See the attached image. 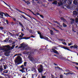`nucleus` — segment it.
Here are the masks:
<instances>
[{"label": "nucleus", "mask_w": 78, "mask_h": 78, "mask_svg": "<svg viewBox=\"0 0 78 78\" xmlns=\"http://www.w3.org/2000/svg\"><path fill=\"white\" fill-rule=\"evenodd\" d=\"M21 70H25V68H24V67L22 68V69Z\"/></svg>", "instance_id": "774afa93"}, {"label": "nucleus", "mask_w": 78, "mask_h": 78, "mask_svg": "<svg viewBox=\"0 0 78 78\" xmlns=\"http://www.w3.org/2000/svg\"><path fill=\"white\" fill-rule=\"evenodd\" d=\"M27 9V10H29V11H30V12H32V14H33V15H34V16H37V15H36V14L34 13V12L33 11H31V10L30 9Z\"/></svg>", "instance_id": "ddd939ff"}, {"label": "nucleus", "mask_w": 78, "mask_h": 78, "mask_svg": "<svg viewBox=\"0 0 78 78\" xmlns=\"http://www.w3.org/2000/svg\"><path fill=\"white\" fill-rule=\"evenodd\" d=\"M74 22H75V21H71V23H72V24H73V23Z\"/></svg>", "instance_id": "338daca9"}, {"label": "nucleus", "mask_w": 78, "mask_h": 78, "mask_svg": "<svg viewBox=\"0 0 78 78\" xmlns=\"http://www.w3.org/2000/svg\"><path fill=\"white\" fill-rule=\"evenodd\" d=\"M20 71L22 72V73H24V70H22V69H20Z\"/></svg>", "instance_id": "37998d69"}, {"label": "nucleus", "mask_w": 78, "mask_h": 78, "mask_svg": "<svg viewBox=\"0 0 78 78\" xmlns=\"http://www.w3.org/2000/svg\"><path fill=\"white\" fill-rule=\"evenodd\" d=\"M37 33L38 34H39L40 37L41 38L42 36V34L41 33V32H39V31H38Z\"/></svg>", "instance_id": "412c9836"}, {"label": "nucleus", "mask_w": 78, "mask_h": 78, "mask_svg": "<svg viewBox=\"0 0 78 78\" xmlns=\"http://www.w3.org/2000/svg\"><path fill=\"white\" fill-rule=\"evenodd\" d=\"M40 68L43 69V66H42V65H40Z\"/></svg>", "instance_id": "09e8293b"}, {"label": "nucleus", "mask_w": 78, "mask_h": 78, "mask_svg": "<svg viewBox=\"0 0 78 78\" xmlns=\"http://www.w3.org/2000/svg\"><path fill=\"white\" fill-rule=\"evenodd\" d=\"M4 60H5V59H3L2 58L0 60V62H3V61Z\"/></svg>", "instance_id": "58836bf2"}, {"label": "nucleus", "mask_w": 78, "mask_h": 78, "mask_svg": "<svg viewBox=\"0 0 78 78\" xmlns=\"http://www.w3.org/2000/svg\"><path fill=\"white\" fill-rule=\"evenodd\" d=\"M25 15H26V16H28V17H30V19H31V18H32L31 16H30V15H29L27 14V13H25Z\"/></svg>", "instance_id": "4c0bfd02"}, {"label": "nucleus", "mask_w": 78, "mask_h": 78, "mask_svg": "<svg viewBox=\"0 0 78 78\" xmlns=\"http://www.w3.org/2000/svg\"><path fill=\"white\" fill-rule=\"evenodd\" d=\"M11 25H14V23L13 22H12L11 23Z\"/></svg>", "instance_id": "69168bd1"}, {"label": "nucleus", "mask_w": 78, "mask_h": 78, "mask_svg": "<svg viewBox=\"0 0 78 78\" xmlns=\"http://www.w3.org/2000/svg\"><path fill=\"white\" fill-rule=\"evenodd\" d=\"M48 1L49 2H51L52 1H54V0H48Z\"/></svg>", "instance_id": "e2e57ef3"}, {"label": "nucleus", "mask_w": 78, "mask_h": 78, "mask_svg": "<svg viewBox=\"0 0 78 78\" xmlns=\"http://www.w3.org/2000/svg\"><path fill=\"white\" fill-rule=\"evenodd\" d=\"M31 48L30 47H26L25 48V50H30Z\"/></svg>", "instance_id": "5701e85b"}, {"label": "nucleus", "mask_w": 78, "mask_h": 78, "mask_svg": "<svg viewBox=\"0 0 78 78\" xmlns=\"http://www.w3.org/2000/svg\"><path fill=\"white\" fill-rule=\"evenodd\" d=\"M22 56V54H16L13 57H15V56Z\"/></svg>", "instance_id": "bb28decb"}, {"label": "nucleus", "mask_w": 78, "mask_h": 78, "mask_svg": "<svg viewBox=\"0 0 78 78\" xmlns=\"http://www.w3.org/2000/svg\"><path fill=\"white\" fill-rule=\"evenodd\" d=\"M22 0V1H23V2H25V3H27V4H29V3H27V2H26V1L25 0Z\"/></svg>", "instance_id": "c03bdc74"}, {"label": "nucleus", "mask_w": 78, "mask_h": 78, "mask_svg": "<svg viewBox=\"0 0 78 78\" xmlns=\"http://www.w3.org/2000/svg\"><path fill=\"white\" fill-rule=\"evenodd\" d=\"M50 33L51 36H53L54 35V32L53 30H50Z\"/></svg>", "instance_id": "f3484780"}, {"label": "nucleus", "mask_w": 78, "mask_h": 78, "mask_svg": "<svg viewBox=\"0 0 78 78\" xmlns=\"http://www.w3.org/2000/svg\"><path fill=\"white\" fill-rule=\"evenodd\" d=\"M76 11H78V6H77L76 9Z\"/></svg>", "instance_id": "4d7b16f0"}, {"label": "nucleus", "mask_w": 78, "mask_h": 78, "mask_svg": "<svg viewBox=\"0 0 78 78\" xmlns=\"http://www.w3.org/2000/svg\"><path fill=\"white\" fill-rule=\"evenodd\" d=\"M40 16L42 18H44V16L42 15H40Z\"/></svg>", "instance_id": "603ef678"}, {"label": "nucleus", "mask_w": 78, "mask_h": 78, "mask_svg": "<svg viewBox=\"0 0 78 78\" xmlns=\"http://www.w3.org/2000/svg\"><path fill=\"white\" fill-rule=\"evenodd\" d=\"M71 20H72V21H73V22H75V20L74 19H73L71 18L70 19Z\"/></svg>", "instance_id": "5fc2aeb1"}, {"label": "nucleus", "mask_w": 78, "mask_h": 78, "mask_svg": "<svg viewBox=\"0 0 78 78\" xmlns=\"http://www.w3.org/2000/svg\"><path fill=\"white\" fill-rule=\"evenodd\" d=\"M27 62H24V66L25 67H26L27 66Z\"/></svg>", "instance_id": "2f4dec72"}, {"label": "nucleus", "mask_w": 78, "mask_h": 78, "mask_svg": "<svg viewBox=\"0 0 78 78\" xmlns=\"http://www.w3.org/2000/svg\"><path fill=\"white\" fill-rule=\"evenodd\" d=\"M38 71L39 73H42V72H43V69L39 68L38 69Z\"/></svg>", "instance_id": "f8f14e48"}, {"label": "nucleus", "mask_w": 78, "mask_h": 78, "mask_svg": "<svg viewBox=\"0 0 78 78\" xmlns=\"http://www.w3.org/2000/svg\"><path fill=\"white\" fill-rule=\"evenodd\" d=\"M22 59L20 56H18L15 60V62L16 65H19L22 63Z\"/></svg>", "instance_id": "f03ea898"}, {"label": "nucleus", "mask_w": 78, "mask_h": 78, "mask_svg": "<svg viewBox=\"0 0 78 78\" xmlns=\"http://www.w3.org/2000/svg\"><path fill=\"white\" fill-rule=\"evenodd\" d=\"M21 16L22 17H23V18H24V19H26V20H28V21H29V22H30V20H28L27 19L28 18L25 17V16L23 15H22Z\"/></svg>", "instance_id": "6ab92c4d"}, {"label": "nucleus", "mask_w": 78, "mask_h": 78, "mask_svg": "<svg viewBox=\"0 0 78 78\" xmlns=\"http://www.w3.org/2000/svg\"><path fill=\"white\" fill-rule=\"evenodd\" d=\"M59 40L61 41H64V39H60Z\"/></svg>", "instance_id": "052dcab7"}, {"label": "nucleus", "mask_w": 78, "mask_h": 78, "mask_svg": "<svg viewBox=\"0 0 78 78\" xmlns=\"http://www.w3.org/2000/svg\"><path fill=\"white\" fill-rule=\"evenodd\" d=\"M23 39H26V40L29 39V37H23Z\"/></svg>", "instance_id": "cd10ccee"}, {"label": "nucleus", "mask_w": 78, "mask_h": 78, "mask_svg": "<svg viewBox=\"0 0 78 78\" xmlns=\"http://www.w3.org/2000/svg\"><path fill=\"white\" fill-rule=\"evenodd\" d=\"M16 10L17 11H19V12H21L22 11H20V9H17V8H16Z\"/></svg>", "instance_id": "f704fd0d"}, {"label": "nucleus", "mask_w": 78, "mask_h": 78, "mask_svg": "<svg viewBox=\"0 0 78 78\" xmlns=\"http://www.w3.org/2000/svg\"><path fill=\"white\" fill-rule=\"evenodd\" d=\"M63 3L62 2H59L58 3V6H62L63 5Z\"/></svg>", "instance_id": "2eb2a0df"}, {"label": "nucleus", "mask_w": 78, "mask_h": 78, "mask_svg": "<svg viewBox=\"0 0 78 78\" xmlns=\"http://www.w3.org/2000/svg\"><path fill=\"white\" fill-rule=\"evenodd\" d=\"M30 61L33 62V63H35V62H36V60L34 59L32 57H31L30 58Z\"/></svg>", "instance_id": "423d86ee"}, {"label": "nucleus", "mask_w": 78, "mask_h": 78, "mask_svg": "<svg viewBox=\"0 0 78 78\" xmlns=\"http://www.w3.org/2000/svg\"><path fill=\"white\" fill-rule=\"evenodd\" d=\"M0 30H3V27H0Z\"/></svg>", "instance_id": "8fccbe9b"}, {"label": "nucleus", "mask_w": 78, "mask_h": 78, "mask_svg": "<svg viewBox=\"0 0 78 78\" xmlns=\"http://www.w3.org/2000/svg\"><path fill=\"white\" fill-rule=\"evenodd\" d=\"M15 23H16V25H18V23H19V25H20L21 27H22V28H24V26L23 25V24L21 23V22H20V21L16 20V21H15Z\"/></svg>", "instance_id": "39448f33"}, {"label": "nucleus", "mask_w": 78, "mask_h": 78, "mask_svg": "<svg viewBox=\"0 0 78 78\" xmlns=\"http://www.w3.org/2000/svg\"><path fill=\"white\" fill-rule=\"evenodd\" d=\"M21 35H20L19 36L20 37H22L23 36V35H24V34L22 33H21Z\"/></svg>", "instance_id": "c756f323"}, {"label": "nucleus", "mask_w": 78, "mask_h": 78, "mask_svg": "<svg viewBox=\"0 0 78 78\" xmlns=\"http://www.w3.org/2000/svg\"><path fill=\"white\" fill-rule=\"evenodd\" d=\"M41 39H45V40H48L49 39L47 37H44L43 36L41 37Z\"/></svg>", "instance_id": "9d476101"}, {"label": "nucleus", "mask_w": 78, "mask_h": 78, "mask_svg": "<svg viewBox=\"0 0 78 78\" xmlns=\"http://www.w3.org/2000/svg\"><path fill=\"white\" fill-rule=\"evenodd\" d=\"M11 50V48L9 47H8V48H5L3 47H0V50H4V51L5 52V55L6 54H9L11 53V51H10Z\"/></svg>", "instance_id": "f257e3e1"}, {"label": "nucleus", "mask_w": 78, "mask_h": 78, "mask_svg": "<svg viewBox=\"0 0 78 78\" xmlns=\"http://www.w3.org/2000/svg\"><path fill=\"white\" fill-rule=\"evenodd\" d=\"M73 16H76V15H78V12L76 11H74L73 12Z\"/></svg>", "instance_id": "4468645a"}, {"label": "nucleus", "mask_w": 78, "mask_h": 78, "mask_svg": "<svg viewBox=\"0 0 78 78\" xmlns=\"http://www.w3.org/2000/svg\"><path fill=\"white\" fill-rule=\"evenodd\" d=\"M12 19H13V20L14 21H15V22L17 20H16V19L15 18H12Z\"/></svg>", "instance_id": "a18cd8bd"}, {"label": "nucleus", "mask_w": 78, "mask_h": 78, "mask_svg": "<svg viewBox=\"0 0 78 78\" xmlns=\"http://www.w3.org/2000/svg\"><path fill=\"white\" fill-rule=\"evenodd\" d=\"M55 23H57V24H58V25L59 24V22H58V21H55Z\"/></svg>", "instance_id": "864d4df0"}, {"label": "nucleus", "mask_w": 78, "mask_h": 78, "mask_svg": "<svg viewBox=\"0 0 78 78\" xmlns=\"http://www.w3.org/2000/svg\"><path fill=\"white\" fill-rule=\"evenodd\" d=\"M67 3L69 5H72V0H69V1H68Z\"/></svg>", "instance_id": "a211bd4d"}, {"label": "nucleus", "mask_w": 78, "mask_h": 78, "mask_svg": "<svg viewBox=\"0 0 78 78\" xmlns=\"http://www.w3.org/2000/svg\"><path fill=\"white\" fill-rule=\"evenodd\" d=\"M6 22L7 23V25L8 24V20H6Z\"/></svg>", "instance_id": "13d9d810"}, {"label": "nucleus", "mask_w": 78, "mask_h": 78, "mask_svg": "<svg viewBox=\"0 0 78 78\" xmlns=\"http://www.w3.org/2000/svg\"><path fill=\"white\" fill-rule=\"evenodd\" d=\"M4 15L5 16V17H11V16H9V14H8L7 13H4Z\"/></svg>", "instance_id": "dca6fc26"}, {"label": "nucleus", "mask_w": 78, "mask_h": 78, "mask_svg": "<svg viewBox=\"0 0 78 78\" xmlns=\"http://www.w3.org/2000/svg\"><path fill=\"white\" fill-rule=\"evenodd\" d=\"M4 3L5 4V5H7V6H9V5H8V4H6V2H4Z\"/></svg>", "instance_id": "6e6d98bb"}, {"label": "nucleus", "mask_w": 78, "mask_h": 78, "mask_svg": "<svg viewBox=\"0 0 78 78\" xmlns=\"http://www.w3.org/2000/svg\"><path fill=\"white\" fill-rule=\"evenodd\" d=\"M60 19H61V20H63L64 22H65L66 20L64 19V18H63L62 17H60Z\"/></svg>", "instance_id": "a878e982"}, {"label": "nucleus", "mask_w": 78, "mask_h": 78, "mask_svg": "<svg viewBox=\"0 0 78 78\" xmlns=\"http://www.w3.org/2000/svg\"><path fill=\"white\" fill-rule=\"evenodd\" d=\"M26 30L29 31L30 33H33V32H32V30H31V29H30L28 27H26Z\"/></svg>", "instance_id": "9b49d317"}, {"label": "nucleus", "mask_w": 78, "mask_h": 78, "mask_svg": "<svg viewBox=\"0 0 78 78\" xmlns=\"http://www.w3.org/2000/svg\"><path fill=\"white\" fill-rule=\"evenodd\" d=\"M68 46H70V45H72V43L70 42V44L68 43Z\"/></svg>", "instance_id": "79ce46f5"}, {"label": "nucleus", "mask_w": 78, "mask_h": 78, "mask_svg": "<svg viewBox=\"0 0 78 78\" xmlns=\"http://www.w3.org/2000/svg\"><path fill=\"white\" fill-rule=\"evenodd\" d=\"M21 68H23L24 67V65H22L21 66H20Z\"/></svg>", "instance_id": "680f3d73"}, {"label": "nucleus", "mask_w": 78, "mask_h": 78, "mask_svg": "<svg viewBox=\"0 0 78 78\" xmlns=\"http://www.w3.org/2000/svg\"><path fill=\"white\" fill-rule=\"evenodd\" d=\"M54 48H53L51 50V52H52V53H56V54H57V55H59V53L55 50H58L59 49L57 48V47H56L55 46L54 47Z\"/></svg>", "instance_id": "7ed1b4c3"}, {"label": "nucleus", "mask_w": 78, "mask_h": 78, "mask_svg": "<svg viewBox=\"0 0 78 78\" xmlns=\"http://www.w3.org/2000/svg\"><path fill=\"white\" fill-rule=\"evenodd\" d=\"M8 72V70H5L3 71V73H7Z\"/></svg>", "instance_id": "473e14b6"}, {"label": "nucleus", "mask_w": 78, "mask_h": 78, "mask_svg": "<svg viewBox=\"0 0 78 78\" xmlns=\"http://www.w3.org/2000/svg\"><path fill=\"white\" fill-rule=\"evenodd\" d=\"M69 73H70V72H69V73H66V76H67V75H69Z\"/></svg>", "instance_id": "de8ad7c7"}, {"label": "nucleus", "mask_w": 78, "mask_h": 78, "mask_svg": "<svg viewBox=\"0 0 78 78\" xmlns=\"http://www.w3.org/2000/svg\"><path fill=\"white\" fill-rule=\"evenodd\" d=\"M5 14V13H3V12H1L0 13V16H1L3 17V14Z\"/></svg>", "instance_id": "c85d7f7f"}, {"label": "nucleus", "mask_w": 78, "mask_h": 78, "mask_svg": "<svg viewBox=\"0 0 78 78\" xmlns=\"http://www.w3.org/2000/svg\"><path fill=\"white\" fill-rule=\"evenodd\" d=\"M77 1H78V0H74L73 1V4H74L75 5H78V3Z\"/></svg>", "instance_id": "0eeeda50"}, {"label": "nucleus", "mask_w": 78, "mask_h": 78, "mask_svg": "<svg viewBox=\"0 0 78 78\" xmlns=\"http://www.w3.org/2000/svg\"><path fill=\"white\" fill-rule=\"evenodd\" d=\"M70 48H74V46H70Z\"/></svg>", "instance_id": "bf43d9fd"}, {"label": "nucleus", "mask_w": 78, "mask_h": 78, "mask_svg": "<svg viewBox=\"0 0 78 78\" xmlns=\"http://www.w3.org/2000/svg\"><path fill=\"white\" fill-rule=\"evenodd\" d=\"M14 47H15V45H13L12 46V47H10V46H8V47H9L10 48H11V50H12V49H13V48H14Z\"/></svg>", "instance_id": "4be33fe9"}, {"label": "nucleus", "mask_w": 78, "mask_h": 78, "mask_svg": "<svg viewBox=\"0 0 78 78\" xmlns=\"http://www.w3.org/2000/svg\"><path fill=\"white\" fill-rule=\"evenodd\" d=\"M76 23H78V19L76 18L75 20Z\"/></svg>", "instance_id": "ea45409f"}, {"label": "nucleus", "mask_w": 78, "mask_h": 78, "mask_svg": "<svg viewBox=\"0 0 78 78\" xmlns=\"http://www.w3.org/2000/svg\"><path fill=\"white\" fill-rule=\"evenodd\" d=\"M63 25L64 27H67V25L66 24H64V23H63Z\"/></svg>", "instance_id": "a19ab883"}, {"label": "nucleus", "mask_w": 78, "mask_h": 78, "mask_svg": "<svg viewBox=\"0 0 78 78\" xmlns=\"http://www.w3.org/2000/svg\"><path fill=\"white\" fill-rule=\"evenodd\" d=\"M52 4L53 5H56L58 4V2L56 1H55L52 2Z\"/></svg>", "instance_id": "aec40b11"}, {"label": "nucleus", "mask_w": 78, "mask_h": 78, "mask_svg": "<svg viewBox=\"0 0 78 78\" xmlns=\"http://www.w3.org/2000/svg\"><path fill=\"white\" fill-rule=\"evenodd\" d=\"M37 16H40V13H38V12H37Z\"/></svg>", "instance_id": "0e129e2a"}, {"label": "nucleus", "mask_w": 78, "mask_h": 78, "mask_svg": "<svg viewBox=\"0 0 78 78\" xmlns=\"http://www.w3.org/2000/svg\"><path fill=\"white\" fill-rule=\"evenodd\" d=\"M21 46H19L18 47V49H19L20 48H25V47L28 46V45H27L25 44H24L23 43L21 44Z\"/></svg>", "instance_id": "20e7f679"}, {"label": "nucleus", "mask_w": 78, "mask_h": 78, "mask_svg": "<svg viewBox=\"0 0 78 78\" xmlns=\"http://www.w3.org/2000/svg\"><path fill=\"white\" fill-rule=\"evenodd\" d=\"M59 1L60 2H62L63 3L65 4L67 0H59Z\"/></svg>", "instance_id": "6e6552de"}, {"label": "nucleus", "mask_w": 78, "mask_h": 78, "mask_svg": "<svg viewBox=\"0 0 78 78\" xmlns=\"http://www.w3.org/2000/svg\"><path fill=\"white\" fill-rule=\"evenodd\" d=\"M78 46L76 45V44H74V49H75L76 48H78Z\"/></svg>", "instance_id": "b1692460"}, {"label": "nucleus", "mask_w": 78, "mask_h": 78, "mask_svg": "<svg viewBox=\"0 0 78 78\" xmlns=\"http://www.w3.org/2000/svg\"><path fill=\"white\" fill-rule=\"evenodd\" d=\"M4 69L5 70H6V68L8 67V66L6 65H3Z\"/></svg>", "instance_id": "393cba45"}, {"label": "nucleus", "mask_w": 78, "mask_h": 78, "mask_svg": "<svg viewBox=\"0 0 78 78\" xmlns=\"http://www.w3.org/2000/svg\"><path fill=\"white\" fill-rule=\"evenodd\" d=\"M31 37H34V36L33 35H31V36L30 37H29V39H30V38H31Z\"/></svg>", "instance_id": "c9c22d12"}, {"label": "nucleus", "mask_w": 78, "mask_h": 78, "mask_svg": "<svg viewBox=\"0 0 78 78\" xmlns=\"http://www.w3.org/2000/svg\"><path fill=\"white\" fill-rule=\"evenodd\" d=\"M9 39V38H6V39L4 40V41L5 42H8Z\"/></svg>", "instance_id": "7c9ffc66"}, {"label": "nucleus", "mask_w": 78, "mask_h": 78, "mask_svg": "<svg viewBox=\"0 0 78 78\" xmlns=\"http://www.w3.org/2000/svg\"><path fill=\"white\" fill-rule=\"evenodd\" d=\"M33 19H34V20H36L37 21V22H39V21H38L36 19L34 18Z\"/></svg>", "instance_id": "3c124183"}, {"label": "nucleus", "mask_w": 78, "mask_h": 78, "mask_svg": "<svg viewBox=\"0 0 78 78\" xmlns=\"http://www.w3.org/2000/svg\"><path fill=\"white\" fill-rule=\"evenodd\" d=\"M3 70H4V69L2 68H0V72H3Z\"/></svg>", "instance_id": "e433bc0d"}, {"label": "nucleus", "mask_w": 78, "mask_h": 78, "mask_svg": "<svg viewBox=\"0 0 78 78\" xmlns=\"http://www.w3.org/2000/svg\"><path fill=\"white\" fill-rule=\"evenodd\" d=\"M61 48H63L65 50H68V51H71L70 49H69L68 48H67L65 46H63V47H61Z\"/></svg>", "instance_id": "1a4fd4ad"}, {"label": "nucleus", "mask_w": 78, "mask_h": 78, "mask_svg": "<svg viewBox=\"0 0 78 78\" xmlns=\"http://www.w3.org/2000/svg\"><path fill=\"white\" fill-rule=\"evenodd\" d=\"M73 63H75V64H76L77 66H78V63L76 62H73Z\"/></svg>", "instance_id": "49530a36"}, {"label": "nucleus", "mask_w": 78, "mask_h": 78, "mask_svg": "<svg viewBox=\"0 0 78 78\" xmlns=\"http://www.w3.org/2000/svg\"><path fill=\"white\" fill-rule=\"evenodd\" d=\"M8 32L9 33V34H10V35H11V36H14V34L10 33V32H9V31H8Z\"/></svg>", "instance_id": "72a5a7b5"}]
</instances>
